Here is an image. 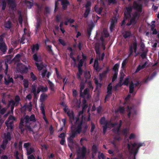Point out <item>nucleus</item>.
<instances>
[{
  "instance_id": "f257e3e1",
  "label": "nucleus",
  "mask_w": 159,
  "mask_h": 159,
  "mask_svg": "<svg viewBox=\"0 0 159 159\" xmlns=\"http://www.w3.org/2000/svg\"><path fill=\"white\" fill-rule=\"evenodd\" d=\"M36 121L35 115L34 114L31 115L30 116L27 115L23 118H21L19 126V129L20 130L21 133H22L25 130V129L23 128L24 122L25 125L29 124V122H35Z\"/></svg>"
},
{
  "instance_id": "f03ea898",
  "label": "nucleus",
  "mask_w": 159,
  "mask_h": 159,
  "mask_svg": "<svg viewBox=\"0 0 159 159\" xmlns=\"http://www.w3.org/2000/svg\"><path fill=\"white\" fill-rule=\"evenodd\" d=\"M81 125H79L76 129H74L71 131V134L67 139L68 142V146L70 147V145L73 144V139L75 138L78 134H80L81 132Z\"/></svg>"
},
{
  "instance_id": "7ed1b4c3",
  "label": "nucleus",
  "mask_w": 159,
  "mask_h": 159,
  "mask_svg": "<svg viewBox=\"0 0 159 159\" xmlns=\"http://www.w3.org/2000/svg\"><path fill=\"white\" fill-rule=\"evenodd\" d=\"M140 15L139 14L138 12H134L132 14V17L130 19L128 20V22L127 23L126 25L129 26L131 25L134 26L137 23L138 19L140 17Z\"/></svg>"
},
{
  "instance_id": "20e7f679",
  "label": "nucleus",
  "mask_w": 159,
  "mask_h": 159,
  "mask_svg": "<svg viewBox=\"0 0 159 159\" xmlns=\"http://www.w3.org/2000/svg\"><path fill=\"white\" fill-rule=\"evenodd\" d=\"M87 150L86 147L83 146L81 148V152L77 151L76 157L75 159H84L85 158Z\"/></svg>"
},
{
  "instance_id": "39448f33",
  "label": "nucleus",
  "mask_w": 159,
  "mask_h": 159,
  "mask_svg": "<svg viewBox=\"0 0 159 159\" xmlns=\"http://www.w3.org/2000/svg\"><path fill=\"white\" fill-rule=\"evenodd\" d=\"M131 145L132 148V150L134 152V154L135 156L138 152L140 148L142 146H145V144L144 143H134L132 144ZM134 157H135L134 156Z\"/></svg>"
},
{
  "instance_id": "423d86ee",
  "label": "nucleus",
  "mask_w": 159,
  "mask_h": 159,
  "mask_svg": "<svg viewBox=\"0 0 159 159\" xmlns=\"http://www.w3.org/2000/svg\"><path fill=\"white\" fill-rule=\"evenodd\" d=\"M132 9L137 10V12H138L139 14L140 15L141 13L142 12V6L141 5L137 3L136 1L134 2L132 6Z\"/></svg>"
},
{
  "instance_id": "0eeeda50",
  "label": "nucleus",
  "mask_w": 159,
  "mask_h": 159,
  "mask_svg": "<svg viewBox=\"0 0 159 159\" xmlns=\"http://www.w3.org/2000/svg\"><path fill=\"white\" fill-rule=\"evenodd\" d=\"M126 10L124 11V16L126 17L127 19L131 17V13L132 10V7L131 6L126 7Z\"/></svg>"
},
{
  "instance_id": "6e6552de",
  "label": "nucleus",
  "mask_w": 159,
  "mask_h": 159,
  "mask_svg": "<svg viewBox=\"0 0 159 159\" xmlns=\"http://www.w3.org/2000/svg\"><path fill=\"white\" fill-rule=\"evenodd\" d=\"M82 58L80 59L79 61L78 64L77 66V68H82L84 62L86 61L87 57V56L82 53Z\"/></svg>"
},
{
  "instance_id": "1a4fd4ad",
  "label": "nucleus",
  "mask_w": 159,
  "mask_h": 159,
  "mask_svg": "<svg viewBox=\"0 0 159 159\" xmlns=\"http://www.w3.org/2000/svg\"><path fill=\"white\" fill-rule=\"evenodd\" d=\"M109 71V68L108 67H107L106 70H104L102 73L99 74V78L101 81L102 80L103 78L107 77V74Z\"/></svg>"
},
{
  "instance_id": "9d476101",
  "label": "nucleus",
  "mask_w": 159,
  "mask_h": 159,
  "mask_svg": "<svg viewBox=\"0 0 159 159\" xmlns=\"http://www.w3.org/2000/svg\"><path fill=\"white\" fill-rule=\"evenodd\" d=\"M45 105L43 103H42L41 106L40 107V109L43 115V118L44 120L45 123L47 124H48V121L47 119L45 116V113L44 109Z\"/></svg>"
},
{
  "instance_id": "9b49d317",
  "label": "nucleus",
  "mask_w": 159,
  "mask_h": 159,
  "mask_svg": "<svg viewBox=\"0 0 159 159\" xmlns=\"http://www.w3.org/2000/svg\"><path fill=\"white\" fill-rule=\"evenodd\" d=\"M67 114L69 118L70 122L72 125L71 126L72 127L73 126V122L75 119L74 112L73 111L70 112V111H68L67 112Z\"/></svg>"
},
{
  "instance_id": "f8f14e48",
  "label": "nucleus",
  "mask_w": 159,
  "mask_h": 159,
  "mask_svg": "<svg viewBox=\"0 0 159 159\" xmlns=\"http://www.w3.org/2000/svg\"><path fill=\"white\" fill-rule=\"evenodd\" d=\"M8 4L9 5V7L12 10H14L16 8V4L15 0H7Z\"/></svg>"
},
{
  "instance_id": "ddd939ff",
  "label": "nucleus",
  "mask_w": 159,
  "mask_h": 159,
  "mask_svg": "<svg viewBox=\"0 0 159 159\" xmlns=\"http://www.w3.org/2000/svg\"><path fill=\"white\" fill-rule=\"evenodd\" d=\"M76 119V121L75 122V129H76L78 126L79 125H81V132L82 130V125L83 124V121L82 120H81L80 121H79V120H80V118L79 117H76L75 118Z\"/></svg>"
},
{
  "instance_id": "4468645a",
  "label": "nucleus",
  "mask_w": 159,
  "mask_h": 159,
  "mask_svg": "<svg viewBox=\"0 0 159 159\" xmlns=\"http://www.w3.org/2000/svg\"><path fill=\"white\" fill-rule=\"evenodd\" d=\"M39 45L38 44H34L31 46L30 48L32 51V53H34L36 52L39 49Z\"/></svg>"
},
{
  "instance_id": "2eb2a0df",
  "label": "nucleus",
  "mask_w": 159,
  "mask_h": 159,
  "mask_svg": "<svg viewBox=\"0 0 159 159\" xmlns=\"http://www.w3.org/2000/svg\"><path fill=\"white\" fill-rule=\"evenodd\" d=\"M61 5L62 6L63 9L66 10L67 8V6L70 5V3L67 0H62L61 2Z\"/></svg>"
},
{
  "instance_id": "dca6fc26",
  "label": "nucleus",
  "mask_w": 159,
  "mask_h": 159,
  "mask_svg": "<svg viewBox=\"0 0 159 159\" xmlns=\"http://www.w3.org/2000/svg\"><path fill=\"white\" fill-rule=\"evenodd\" d=\"M7 49V47L5 43H0V50L3 53H5Z\"/></svg>"
},
{
  "instance_id": "f3484780",
  "label": "nucleus",
  "mask_w": 159,
  "mask_h": 159,
  "mask_svg": "<svg viewBox=\"0 0 159 159\" xmlns=\"http://www.w3.org/2000/svg\"><path fill=\"white\" fill-rule=\"evenodd\" d=\"M156 75V73L155 72H154L151 75V76L150 77H149L148 76L147 78H145L144 79L143 81L140 82V83L141 84H142V83H147L149 80H151L153 78V77H154Z\"/></svg>"
},
{
  "instance_id": "a211bd4d",
  "label": "nucleus",
  "mask_w": 159,
  "mask_h": 159,
  "mask_svg": "<svg viewBox=\"0 0 159 159\" xmlns=\"http://www.w3.org/2000/svg\"><path fill=\"white\" fill-rule=\"evenodd\" d=\"M14 120H11L9 121L8 122L5 121V124L7 127V128L10 129L11 130H12L14 127Z\"/></svg>"
},
{
  "instance_id": "6ab92c4d",
  "label": "nucleus",
  "mask_w": 159,
  "mask_h": 159,
  "mask_svg": "<svg viewBox=\"0 0 159 159\" xmlns=\"http://www.w3.org/2000/svg\"><path fill=\"white\" fill-rule=\"evenodd\" d=\"M14 120H11L9 121L8 122L5 121V124L7 127V128L10 129L11 130H12L14 127Z\"/></svg>"
},
{
  "instance_id": "aec40b11",
  "label": "nucleus",
  "mask_w": 159,
  "mask_h": 159,
  "mask_svg": "<svg viewBox=\"0 0 159 159\" xmlns=\"http://www.w3.org/2000/svg\"><path fill=\"white\" fill-rule=\"evenodd\" d=\"M98 148L95 144H93L92 147V157L94 158V156L96 155L97 152Z\"/></svg>"
},
{
  "instance_id": "412c9836",
  "label": "nucleus",
  "mask_w": 159,
  "mask_h": 159,
  "mask_svg": "<svg viewBox=\"0 0 159 159\" xmlns=\"http://www.w3.org/2000/svg\"><path fill=\"white\" fill-rule=\"evenodd\" d=\"M117 20L116 18L112 19L111 21V24L110 26V30L112 31L115 26V24L116 23Z\"/></svg>"
},
{
  "instance_id": "4be33fe9",
  "label": "nucleus",
  "mask_w": 159,
  "mask_h": 159,
  "mask_svg": "<svg viewBox=\"0 0 159 159\" xmlns=\"http://www.w3.org/2000/svg\"><path fill=\"white\" fill-rule=\"evenodd\" d=\"M147 64V61H146L141 66L140 65H139L136 70L135 72L137 73L141 70L144 69L145 68Z\"/></svg>"
},
{
  "instance_id": "5701e85b",
  "label": "nucleus",
  "mask_w": 159,
  "mask_h": 159,
  "mask_svg": "<svg viewBox=\"0 0 159 159\" xmlns=\"http://www.w3.org/2000/svg\"><path fill=\"white\" fill-rule=\"evenodd\" d=\"M37 85L35 84H33L31 86V92L33 93L34 98L36 97V94Z\"/></svg>"
},
{
  "instance_id": "b1692460",
  "label": "nucleus",
  "mask_w": 159,
  "mask_h": 159,
  "mask_svg": "<svg viewBox=\"0 0 159 159\" xmlns=\"http://www.w3.org/2000/svg\"><path fill=\"white\" fill-rule=\"evenodd\" d=\"M8 140L7 139H4L3 140L0 147L3 150H5L7 147V145L8 143Z\"/></svg>"
},
{
  "instance_id": "393cba45",
  "label": "nucleus",
  "mask_w": 159,
  "mask_h": 159,
  "mask_svg": "<svg viewBox=\"0 0 159 159\" xmlns=\"http://www.w3.org/2000/svg\"><path fill=\"white\" fill-rule=\"evenodd\" d=\"M78 72L76 74L77 78L80 79L81 78V76L82 75L83 72V71L82 68H78Z\"/></svg>"
},
{
  "instance_id": "a878e982",
  "label": "nucleus",
  "mask_w": 159,
  "mask_h": 159,
  "mask_svg": "<svg viewBox=\"0 0 159 159\" xmlns=\"http://www.w3.org/2000/svg\"><path fill=\"white\" fill-rule=\"evenodd\" d=\"M35 65L39 70H41L43 69L44 67V66L42 62L40 64H39L38 62H35Z\"/></svg>"
},
{
  "instance_id": "bb28decb",
  "label": "nucleus",
  "mask_w": 159,
  "mask_h": 159,
  "mask_svg": "<svg viewBox=\"0 0 159 159\" xmlns=\"http://www.w3.org/2000/svg\"><path fill=\"white\" fill-rule=\"evenodd\" d=\"M93 67L97 71H98L99 67L98 64V61L97 59H95V60L93 65Z\"/></svg>"
},
{
  "instance_id": "cd10ccee",
  "label": "nucleus",
  "mask_w": 159,
  "mask_h": 159,
  "mask_svg": "<svg viewBox=\"0 0 159 159\" xmlns=\"http://www.w3.org/2000/svg\"><path fill=\"white\" fill-rule=\"evenodd\" d=\"M131 32L129 31H126L123 33V36L125 39H126L131 36Z\"/></svg>"
},
{
  "instance_id": "c85d7f7f",
  "label": "nucleus",
  "mask_w": 159,
  "mask_h": 159,
  "mask_svg": "<svg viewBox=\"0 0 159 159\" xmlns=\"http://www.w3.org/2000/svg\"><path fill=\"white\" fill-rule=\"evenodd\" d=\"M119 66L120 64L119 63H117L113 66L112 68V70L114 71V73H118Z\"/></svg>"
},
{
  "instance_id": "c756f323",
  "label": "nucleus",
  "mask_w": 159,
  "mask_h": 159,
  "mask_svg": "<svg viewBox=\"0 0 159 159\" xmlns=\"http://www.w3.org/2000/svg\"><path fill=\"white\" fill-rule=\"evenodd\" d=\"M94 26L93 24H92L89 26V27L87 29V34L89 36H90L91 34V33L93 29Z\"/></svg>"
},
{
  "instance_id": "7c9ffc66",
  "label": "nucleus",
  "mask_w": 159,
  "mask_h": 159,
  "mask_svg": "<svg viewBox=\"0 0 159 159\" xmlns=\"http://www.w3.org/2000/svg\"><path fill=\"white\" fill-rule=\"evenodd\" d=\"M33 57L35 62H38L41 61L40 58L38 57L36 53L33 55Z\"/></svg>"
},
{
  "instance_id": "2f4dec72",
  "label": "nucleus",
  "mask_w": 159,
  "mask_h": 159,
  "mask_svg": "<svg viewBox=\"0 0 159 159\" xmlns=\"http://www.w3.org/2000/svg\"><path fill=\"white\" fill-rule=\"evenodd\" d=\"M102 9V7H99L96 6H95L94 7L95 11L98 14H100L101 13Z\"/></svg>"
},
{
  "instance_id": "473e14b6",
  "label": "nucleus",
  "mask_w": 159,
  "mask_h": 159,
  "mask_svg": "<svg viewBox=\"0 0 159 159\" xmlns=\"http://www.w3.org/2000/svg\"><path fill=\"white\" fill-rule=\"evenodd\" d=\"M48 83L49 85V88L52 91H54V85L52 82L49 80H48Z\"/></svg>"
},
{
  "instance_id": "72a5a7b5",
  "label": "nucleus",
  "mask_w": 159,
  "mask_h": 159,
  "mask_svg": "<svg viewBox=\"0 0 159 159\" xmlns=\"http://www.w3.org/2000/svg\"><path fill=\"white\" fill-rule=\"evenodd\" d=\"M31 123H29L28 124H26L25 125V129L26 130L30 132H33V130L32 128L31 127L30 125Z\"/></svg>"
},
{
  "instance_id": "f704fd0d",
  "label": "nucleus",
  "mask_w": 159,
  "mask_h": 159,
  "mask_svg": "<svg viewBox=\"0 0 159 159\" xmlns=\"http://www.w3.org/2000/svg\"><path fill=\"white\" fill-rule=\"evenodd\" d=\"M12 25V23L10 20H8L4 24V27L6 28L10 29Z\"/></svg>"
},
{
  "instance_id": "c9c22d12",
  "label": "nucleus",
  "mask_w": 159,
  "mask_h": 159,
  "mask_svg": "<svg viewBox=\"0 0 159 159\" xmlns=\"http://www.w3.org/2000/svg\"><path fill=\"white\" fill-rule=\"evenodd\" d=\"M80 96L81 97H83V95L82 94V91L84 88V83H81L80 85Z\"/></svg>"
},
{
  "instance_id": "e433bc0d",
  "label": "nucleus",
  "mask_w": 159,
  "mask_h": 159,
  "mask_svg": "<svg viewBox=\"0 0 159 159\" xmlns=\"http://www.w3.org/2000/svg\"><path fill=\"white\" fill-rule=\"evenodd\" d=\"M13 80L12 78H9L8 80L5 79V83L7 85H8L10 83H13Z\"/></svg>"
},
{
  "instance_id": "4c0bfd02",
  "label": "nucleus",
  "mask_w": 159,
  "mask_h": 159,
  "mask_svg": "<svg viewBox=\"0 0 159 159\" xmlns=\"http://www.w3.org/2000/svg\"><path fill=\"white\" fill-rule=\"evenodd\" d=\"M134 85L133 83L132 82L129 86V93H132L134 91Z\"/></svg>"
},
{
  "instance_id": "58836bf2",
  "label": "nucleus",
  "mask_w": 159,
  "mask_h": 159,
  "mask_svg": "<svg viewBox=\"0 0 159 159\" xmlns=\"http://www.w3.org/2000/svg\"><path fill=\"white\" fill-rule=\"evenodd\" d=\"M111 83H110L107 86V93L109 94H112V87L111 85Z\"/></svg>"
},
{
  "instance_id": "ea45409f",
  "label": "nucleus",
  "mask_w": 159,
  "mask_h": 159,
  "mask_svg": "<svg viewBox=\"0 0 159 159\" xmlns=\"http://www.w3.org/2000/svg\"><path fill=\"white\" fill-rule=\"evenodd\" d=\"M48 97L47 95L45 94H42L40 95V101L43 103V102L44 101L45 98H47Z\"/></svg>"
},
{
  "instance_id": "a19ab883",
  "label": "nucleus",
  "mask_w": 159,
  "mask_h": 159,
  "mask_svg": "<svg viewBox=\"0 0 159 159\" xmlns=\"http://www.w3.org/2000/svg\"><path fill=\"white\" fill-rule=\"evenodd\" d=\"M23 85L24 87V89H25L28 88L29 87V82L27 79H24L23 80Z\"/></svg>"
},
{
  "instance_id": "79ce46f5",
  "label": "nucleus",
  "mask_w": 159,
  "mask_h": 159,
  "mask_svg": "<svg viewBox=\"0 0 159 159\" xmlns=\"http://www.w3.org/2000/svg\"><path fill=\"white\" fill-rule=\"evenodd\" d=\"M90 11V8H86L84 16L85 18H87L89 15Z\"/></svg>"
},
{
  "instance_id": "37998d69",
  "label": "nucleus",
  "mask_w": 159,
  "mask_h": 159,
  "mask_svg": "<svg viewBox=\"0 0 159 159\" xmlns=\"http://www.w3.org/2000/svg\"><path fill=\"white\" fill-rule=\"evenodd\" d=\"M142 52L140 55V56L142 59H144L146 57L148 51L145 50Z\"/></svg>"
},
{
  "instance_id": "c03bdc74",
  "label": "nucleus",
  "mask_w": 159,
  "mask_h": 159,
  "mask_svg": "<svg viewBox=\"0 0 159 159\" xmlns=\"http://www.w3.org/2000/svg\"><path fill=\"white\" fill-rule=\"evenodd\" d=\"M52 46L50 45H48L47 46V49L48 52L50 54L53 55L54 53L52 49Z\"/></svg>"
},
{
  "instance_id": "a18cd8bd",
  "label": "nucleus",
  "mask_w": 159,
  "mask_h": 159,
  "mask_svg": "<svg viewBox=\"0 0 159 159\" xmlns=\"http://www.w3.org/2000/svg\"><path fill=\"white\" fill-rule=\"evenodd\" d=\"M25 3L27 7L29 9L31 8L33 5V3L29 1L26 0L25 1Z\"/></svg>"
},
{
  "instance_id": "49530a36",
  "label": "nucleus",
  "mask_w": 159,
  "mask_h": 159,
  "mask_svg": "<svg viewBox=\"0 0 159 159\" xmlns=\"http://www.w3.org/2000/svg\"><path fill=\"white\" fill-rule=\"evenodd\" d=\"M11 103V111H13L14 109V106L15 105V102L13 100H11L9 102L8 105L9 106H10Z\"/></svg>"
},
{
  "instance_id": "de8ad7c7",
  "label": "nucleus",
  "mask_w": 159,
  "mask_h": 159,
  "mask_svg": "<svg viewBox=\"0 0 159 159\" xmlns=\"http://www.w3.org/2000/svg\"><path fill=\"white\" fill-rule=\"evenodd\" d=\"M125 111L124 108L123 107H120L117 109V110L115 111V112H119L120 113H123Z\"/></svg>"
},
{
  "instance_id": "09e8293b",
  "label": "nucleus",
  "mask_w": 159,
  "mask_h": 159,
  "mask_svg": "<svg viewBox=\"0 0 159 159\" xmlns=\"http://www.w3.org/2000/svg\"><path fill=\"white\" fill-rule=\"evenodd\" d=\"M27 153L28 155H30L32 153L34 152V149L33 148H30L27 150Z\"/></svg>"
},
{
  "instance_id": "8fccbe9b",
  "label": "nucleus",
  "mask_w": 159,
  "mask_h": 159,
  "mask_svg": "<svg viewBox=\"0 0 159 159\" xmlns=\"http://www.w3.org/2000/svg\"><path fill=\"white\" fill-rule=\"evenodd\" d=\"M120 129L119 128L117 127L116 128H114L112 129V131L116 134H118L119 135L120 134L119 133Z\"/></svg>"
},
{
  "instance_id": "3c124183",
  "label": "nucleus",
  "mask_w": 159,
  "mask_h": 159,
  "mask_svg": "<svg viewBox=\"0 0 159 159\" xmlns=\"http://www.w3.org/2000/svg\"><path fill=\"white\" fill-rule=\"evenodd\" d=\"M16 118L14 116L11 115H10L8 117L7 119L6 120V122H8L9 121H10V120H15Z\"/></svg>"
},
{
  "instance_id": "603ef678",
  "label": "nucleus",
  "mask_w": 159,
  "mask_h": 159,
  "mask_svg": "<svg viewBox=\"0 0 159 159\" xmlns=\"http://www.w3.org/2000/svg\"><path fill=\"white\" fill-rule=\"evenodd\" d=\"M84 77L86 80L90 78L91 75L89 71L88 72H86L84 73Z\"/></svg>"
},
{
  "instance_id": "864d4df0",
  "label": "nucleus",
  "mask_w": 159,
  "mask_h": 159,
  "mask_svg": "<svg viewBox=\"0 0 159 159\" xmlns=\"http://www.w3.org/2000/svg\"><path fill=\"white\" fill-rule=\"evenodd\" d=\"M2 10H5L6 6V2L5 0H2Z\"/></svg>"
},
{
  "instance_id": "5fc2aeb1",
  "label": "nucleus",
  "mask_w": 159,
  "mask_h": 159,
  "mask_svg": "<svg viewBox=\"0 0 159 159\" xmlns=\"http://www.w3.org/2000/svg\"><path fill=\"white\" fill-rule=\"evenodd\" d=\"M128 60L127 58L125 59L122 62V66L121 67L122 68H124L125 67V66L126 65L127 63L128 62Z\"/></svg>"
},
{
  "instance_id": "6e6d98bb",
  "label": "nucleus",
  "mask_w": 159,
  "mask_h": 159,
  "mask_svg": "<svg viewBox=\"0 0 159 159\" xmlns=\"http://www.w3.org/2000/svg\"><path fill=\"white\" fill-rule=\"evenodd\" d=\"M37 8V11L38 13H39V12L41 11L42 9V5H40L39 4L36 3L35 4Z\"/></svg>"
},
{
  "instance_id": "4d7b16f0",
  "label": "nucleus",
  "mask_w": 159,
  "mask_h": 159,
  "mask_svg": "<svg viewBox=\"0 0 159 159\" xmlns=\"http://www.w3.org/2000/svg\"><path fill=\"white\" fill-rule=\"evenodd\" d=\"M20 101V98L19 96L16 95L15 97V103H16V106H17L19 104Z\"/></svg>"
},
{
  "instance_id": "13d9d810",
  "label": "nucleus",
  "mask_w": 159,
  "mask_h": 159,
  "mask_svg": "<svg viewBox=\"0 0 159 159\" xmlns=\"http://www.w3.org/2000/svg\"><path fill=\"white\" fill-rule=\"evenodd\" d=\"M30 77L33 81L36 80L37 79V77L34 74L33 72H31L30 74Z\"/></svg>"
},
{
  "instance_id": "bf43d9fd",
  "label": "nucleus",
  "mask_w": 159,
  "mask_h": 159,
  "mask_svg": "<svg viewBox=\"0 0 159 159\" xmlns=\"http://www.w3.org/2000/svg\"><path fill=\"white\" fill-rule=\"evenodd\" d=\"M31 146V143L29 142L25 143H24L23 147L26 150H28L29 148V147Z\"/></svg>"
},
{
  "instance_id": "052dcab7",
  "label": "nucleus",
  "mask_w": 159,
  "mask_h": 159,
  "mask_svg": "<svg viewBox=\"0 0 159 159\" xmlns=\"http://www.w3.org/2000/svg\"><path fill=\"white\" fill-rule=\"evenodd\" d=\"M5 139H7L8 140V141H10L11 140V134H10V133L9 132H8L7 133V134L5 136Z\"/></svg>"
},
{
  "instance_id": "680f3d73",
  "label": "nucleus",
  "mask_w": 159,
  "mask_h": 159,
  "mask_svg": "<svg viewBox=\"0 0 159 159\" xmlns=\"http://www.w3.org/2000/svg\"><path fill=\"white\" fill-rule=\"evenodd\" d=\"M118 73H114L112 76V82H114L117 79Z\"/></svg>"
},
{
  "instance_id": "e2e57ef3",
  "label": "nucleus",
  "mask_w": 159,
  "mask_h": 159,
  "mask_svg": "<svg viewBox=\"0 0 159 159\" xmlns=\"http://www.w3.org/2000/svg\"><path fill=\"white\" fill-rule=\"evenodd\" d=\"M40 88L41 89V92H46L48 89V88L47 86L44 87L43 86H41L40 87Z\"/></svg>"
},
{
  "instance_id": "0e129e2a",
  "label": "nucleus",
  "mask_w": 159,
  "mask_h": 159,
  "mask_svg": "<svg viewBox=\"0 0 159 159\" xmlns=\"http://www.w3.org/2000/svg\"><path fill=\"white\" fill-rule=\"evenodd\" d=\"M140 46L141 51H145V45L144 43L143 42H141Z\"/></svg>"
},
{
  "instance_id": "69168bd1",
  "label": "nucleus",
  "mask_w": 159,
  "mask_h": 159,
  "mask_svg": "<svg viewBox=\"0 0 159 159\" xmlns=\"http://www.w3.org/2000/svg\"><path fill=\"white\" fill-rule=\"evenodd\" d=\"M88 86L90 90H93V88L92 85V83L91 81H89L88 82Z\"/></svg>"
},
{
  "instance_id": "338daca9",
  "label": "nucleus",
  "mask_w": 159,
  "mask_h": 159,
  "mask_svg": "<svg viewBox=\"0 0 159 159\" xmlns=\"http://www.w3.org/2000/svg\"><path fill=\"white\" fill-rule=\"evenodd\" d=\"M91 3L90 1H87L86 4L85 5V7L86 8H90Z\"/></svg>"
},
{
  "instance_id": "774afa93",
  "label": "nucleus",
  "mask_w": 159,
  "mask_h": 159,
  "mask_svg": "<svg viewBox=\"0 0 159 159\" xmlns=\"http://www.w3.org/2000/svg\"><path fill=\"white\" fill-rule=\"evenodd\" d=\"M103 32L104 34V36L106 38H107L109 36V34L107 31L104 29L103 30Z\"/></svg>"
}]
</instances>
